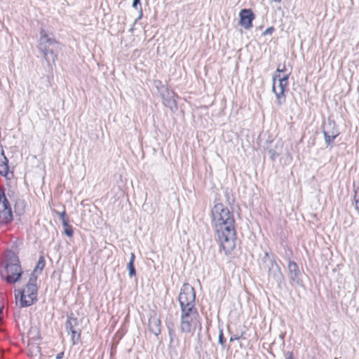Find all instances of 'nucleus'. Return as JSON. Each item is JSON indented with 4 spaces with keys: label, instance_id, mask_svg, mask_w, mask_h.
I'll use <instances>...</instances> for the list:
<instances>
[{
    "label": "nucleus",
    "instance_id": "obj_29",
    "mask_svg": "<svg viewBox=\"0 0 359 359\" xmlns=\"http://www.w3.org/2000/svg\"><path fill=\"white\" fill-rule=\"evenodd\" d=\"M241 25L243 26V27L245 29H248L252 27V24H241Z\"/></svg>",
    "mask_w": 359,
    "mask_h": 359
},
{
    "label": "nucleus",
    "instance_id": "obj_10",
    "mask_svg": "<svg viewBox=\"0 0 359 359\" xmlns=\"http://www.w3.org/2000/svg\"><path fill=\"white\" fill-rule=\"evenodd\" d=\"M161 96L165 106L169 107L172 110L177 108V102L175 99V93L173 91L166 88L165 92L161 93Z\"/></svg>",
    "mask_w": 359,
    "mask_h": 359
},
{
    "label": "nucleus",
    "instance_id": "obj_9",
    "mask_svg": "<svg viewBox=\"0 0 359 359\" xmlns=\"http://www.w3.org/2000/svg\"><path fill=\"white\" fill-rule=\"evenodd\" d=\"M8 160L4 155L3 147L0 144V174L7 178L13 177V172L10 171Z\"/></svg>",
    "mask_w": 359,
    "mask_h": 359
},
{
    "label": "nucleus",
    "instance_id": "obj_14",
    "mask_svg": "<svg viewBox=\"0 0 359 359\" xmlns=\"http://www.w3.org/2000/svg\"><path fill=\"white\" fill-rule=\"evenodd\" d=\"M269 277H272L276 281H278L282 278L280 270L276 264H271V268L269 271Z\"/></svg>",
    "mask_w": 359,
    "mask_h": 359
},
{
    "label": "nucleus",
    "instance_id": "obj_30",
    "mask_svg": "<svg viewBox=\"0 0 359 359\" xmlns=\"http://www.w3.org/2000/svg\"><path fill=\"white\" fill-rule=\"evenodd\" d=\"M240 339V337L238 336L234 335V336L231 337L230 341H233L234 340H237V339Z\"/></svg>",
    "mask_w": 359,
    "mask_h": 359
},
{
    "label": "nucleus",
    "instance_id": "obj_19",
    "mask_svg": "<svg viewBox=\"0 0 359 359\" xmlns=\"http://www.w3.org/2000/svg\"><path fill=\"white\" fill-rule=\"evenodd\" d=\"M323 135H324L325 141L328 145L330 144L331 143H332L334 140L337 137L332 135V134H330V133H323Z\"/></svg>",
    "mask_w": 359,
    "mask_h": 359
},
{
    "label": "nucleus",
    "instance_id": "obj_6",
    "mask_svg": "<svg viewBox=\"0 0 359 359\" xmlns=\"http://www.w3.org/2000/svg\"><path fill=\"white\" fill-rule=\"evenodd\" d=\"M199 325L198 314L197 311H182L181 314V331L183 332H191Z\"/></svg>",
    "mask_w": 359,
    "mask_h": 359
},
{
    "label": "nucleus",
    "instance_id": "obj_2",
    "mask_svg": "<svg viewBox=\"0 0 359 359\" xmlns=\"http://www.w3.org/2000/svg\"><path fill=\"white\" fill-rule=\"evenodd\" d=\"M58 48V43L55 40L53 33L41 29L39 39V48L48 62L55 63L57 60Z\"/></svg>",
    "mask_w": 359,
    "mask_h": 359
},
{
    "label": "nucleus",
    "instance_id": "obj_18",
    "mask_svg": "<svg viewBox=\"0 0 359 359\" xmlns=\"http://www.w3.org/2000/svg\"><path fill=\"white\" fill-rule=\"evenodd\" d=\"M45 266V260L43 256H40L38 262L34 269V273H41Z\"/></svg>",
    "mask_w": 359,
    "mask_h": 359
},
{
    "label": "nucleus",
    "instance_id": "obj_17",
    "mask_svg": "<svg viewBox=\"0 0 359 359\" xmlns=\"http://www.w3.org/2000/svg\"><path fill=\"white\" fill-rule=\"evenodd\" d=\"M134 260H135V255L134 253H131L130 254V262H128V269L129 271V276L130 277L133 276L135 275V267H134Z\"/></svg>",
    "mask_w": 359,
    "mask_h": 359
},
{
    "label": "nucleus",
    "instance_id": "obj_13",
    "mask_svg": "<svg viewBox=\"0 0 359 359\" xmlns=\"http://www.w3.org/2000/svg\"><path fill=\"white\" fill-rule=\"evenodd\" d=\"M239 16V22H252L255 19V15L250 9L241 10Z\"/></svg>",
    "mask_w": 359,
    "mask_h": 359
},
{
    "label": "nucleus",
    "instance_id": "obj_16",
    "mask_svg": "<svg viewBox=\"0 0 359 359\" xmlns=\"http://www.w3.org/2000/svg\"><path fill=\"white\" fill-rule=\"evenodd\" d=\"M169 338H170V343L169 346L170 348L175 349L177 347L179 346L180 342L176 337L175 332L172 329H169Z\"/></svg>",
    "mask_w": 359,
    "mask_h": 359
},
{
    "label": "nucleus",
    "instance_id": "obj_23",
    "mask_svg": "<svg viewBox=\"0 0 359 359\" xmlns=\"http://www.w3.org/2000/svg\"><path fill=\"white\" fill-rule=\"evenodd\" d=\"M224 342V337H223V332H222V330H220L219 334V343L221 345H223Z\"/></svg>",
    "mask_w": 359,
    "mask_h": 359
},
{
    "label": "nucleus",
    "instance_id": "obj_26",
    "mask_svg": "<svg viewBox=\"0 0 359 359\" xmlns=\"http://www.w3.org/2000/svg\"><path fill=\"white\" fill-rule=\"evenodd\" d=\"M140 0H133V7H134L135 8L137 9V6H140Z\"/></svg>",
    "mask_w": 359,
    "mask_h": 359
},
{
    "label": "nucleus",
    "instance_id": "obj_11",
    "mask_svg": "<svg viewBox=\"0 0 359 359\" xmlns=\"http://www.w3.org/2000/svg\"><path fill=\"white\" fill-rule=\"evenodd\" d=\"M289 278L293 282H299V271L297 264L290 261L288 263Z\"/></svg>",
    "mask_w": 359,
    "mask_h": 359
},
{
    "label": "nucleus",
    "instance_id": "obj_32",
    "mask_svg": "<svg viewBox=\"0 0 359 359\" xmlns=\"http://www.w3.org/2000/svg\"><path fill=\"white\" fill-rule=\"evenodd\" d=\"M274 1H276V2H280L281 0H273Z\"/></svg>",
    "mask_w": 359,
    "mask_h": 359
},
{
    "label": "nucleus",
    "instance_id": "obj_7",
    "mask_svg": "<svg viewBox=\"0 0 359 359\" xmlns=\"http://www.w3.org/2000/svg\"><path fill=\"white\" fill-rule=\"evenodd\" d=\"M13 220L11 205L4 194H0V224H8Z\"/></svg>",
    "mask_w": 359,
    "mask_h": 359
},
{
    "label": "nucleus",
    "instance_id": "obj_20",
    "mask_svg": "<svg viewBox=\"0 0 359 359\" xmlns=\"http://www.w3.org/2000/svg\"><path fill=\"white\" fill-rule=\"evenodd\" d=\"M65 233L69 236V237H72V235H73V230H72V226L69 225V226L65 228Z\"/></svg>",
    "mask_w": 359,
    "mask_h": 359
},
{
    "label": "nucleus",
    "instance_id": "obj_27",
    "mask_svg": "<svg viewBox=\"0 0 359 359\" xmlns=\"http://www.w3.org/2000/svg\"><path fill=\"white\" fill-rule=\"evenodd\" d=\"M69 327H70L71 332H72V339L74 340V337H75V335H76V332L75 330H72V326H71V325H70V324L67 325V328H68Z\"/></svg>",
    "mask_w": 359,
    "mask_h": 359
},
{
    "label": "nucleus",
    "instance_id": "obj_1",
    "mask_svg": "<svg viewBox=\"0 0 359 359\" xmlns=\"http://www.w3.org/2000/svg\"><path fill=\"white\" fill-rule=\"evenodd\" d=\"M212 222L223 250L230 252L235 247L234 217L222 203H216L212 209Z\"/></svg>",
    "mask_w": 359,
    "mask_h": 359
},
{
    "label": "nucleus",
    "instance_id": "obj_5",
    "mask_svg": "<svg viewBox=\"0 0 359 359\" xmlns=\"http://www.w3.org/2000/svg\"><path fill=\"white\" fill-rule=\"evenodd\" d=\"M289 74L285 75L280 78L278 74L273 75L272 92L276 95V103L278 106H281L285 102V91L288 85Z\"/></svg>",
    "mask_w": 359,
    "mask_h": 359
},
{
    "label": "nucleus",
    "instance_id": "obj_3",
    "mask_svg": "<svg viewBox=\"0 0 359 359\" xmlns=\"http://www.w3.org/2000/svg\"><path fill=\"white\" fill-rule=\"evenodd\" d=\"M36 281V276L33 273L31 274L25 289L15 290L16 302L17 304L19 303L20 307L31 306L36 300L37 287Z\"/></svg>",
    "mask_w": 359,
    "mask_h": 359
},
{
    "label": "nucleus",
    "instance_id": "obj_4",
    "mask_svg": "<svg viewBox=\"0 0 359 359\" xmlns=\"http://www.w3.org/2000/svg\"><path fill=\"white\" fill-rule=\"evenodd\" d=\"M196 294L194 288L189 284H184L179 295L182 311H196L195 309Z\"/></svg>",
    "mask_w": 359,
    "mask_h": 359
},
{
    "label": "nucleus",
    "instance_id": "obj_8",
    "mask_svg": "<svg viewBox=\"0 0 359 359\" xmlns=\"http://www.w3.org/2000/svg\"><path fill=\"white\" fill-rule=\"evenodd\" d=\"M6 280L8 283L18 281L22 275V270L18 259H15L14 262H11L6 265Z\"/></svg>",
    "mask_w": 359,
    "mask_h": 359
},
{
    "label": "nucleus",
    "instance_id": "obj_21",
    "mask_svg": "<svg viewBox=\"0 0 359 359\" xmlns=\"http://www.w3.org/2000/svg\"><path fill=\"white\" fill-rule=\"evenodd\" d=\"M55 214L59 216L60 219H61V221L65 218H67L66 217V212L65 210H64L62 212H58V211H55Z\"/></svg>",
    "mask_w": 359,
    "mask_h": 359
},
{
    "label": "nucleus",
    "instance_id": "obj_25",
    "mask_svg": "<svg viewBox=\"0 0 359 359\" xmlns=\"http://www.w3.org/2000/svg\"><path fill=\"white\" fill-rule=\"evenodd\" d=\"M62 226H64V228H66L67 226H69V219L67 218H65L64 219L62 220Z\"/></svg>",
    "mask_w": 359,
    "mask_h": 359
},
{
    "label": "nucleus",
    "instance_id": "obj_15",
    "mask_svg": "<svg viewBox=\"0 0 359 359\" xmlns=\"http://www.w3.org/2000/svg\"><path fill=\"white\" fill-rule=\"evenodd\" d=\"M323 133H330L332 135L337 137L339 134L337 128H336L335 123L334 121L329 120L327 123L324 127Z\"/></svg>",
    "mask_w": 359,
    "mask_h": 359
},
{
    "label": "nucleus",
    "instance_id": "obj_28",
    "mask_svg": "<svg viewBox=\"0 0 359 359\" xmlns=\"http://www.w3.org/2000/svg\"><path fill=\"white\" fill-rule=\"evenodd\" d=\"M285 359H293L292 353L287 352L285 355Z\"/></svg>",
    "mask_w": 359,
    "mask_h": 359
},
{
    "label": "nucleus",
    "instance_id": "obj_12",
    "mask_svg": "<svg viewBox=\"0 0 359 359\" xmlns=\"http://www.w3.org/2000/svg\"><path fill=\"white\" fill-rule=\"evenodd\" d=\"M149 330L156 336L158 335L161 332V320L156 316H152L149 320Z\"/></svg>",
    "mask_w": 359,
    "mask_h": 359
},
{
    "label": "nucleus",
    "instance_id": "obj_31",
    "mask_svg": "<svg viewBox=\"0 0 359 359\" xmlns=\"http://www.w3.org/2000/svg\"><path fill=\"white\" fill-rule=\"evenodd\" d=\"M63 355H64L63 352H60V353H59L56 355V359H61V358H62Z\"/></svg>",
    "mask_w": 359,
    "mask_h": 359
},
{
    "label": "nucleus",
    "instance_id": "obj_22",
    "mask_svg": "<svg viewBox=\"0 0 359 359\" xmlns=\"http://www.w3.org/2000/svg\"><path fill=\"white\" fill-rule=\"evenodd\" d=\"M285 71V65H278L276 72H284ZM277 74V73H276Z\"/></svg>",
    "mask_w": 359,
    "mask_h": 359
},
{
    "label": "nucleus",
    "instance_id": "obj_24",
    "mask_svg": "<svg viewBox=\"0 0 359 359\" xmlns=\"http://www.w3.org/2000/svg\"><path fill=\"white\" fill-rule=\"evenodd\" d=\"M274 30L273 27H270L269 28H267L264 32H263V34L264 35H266V34H271L273 31Z\"/></svg>",
    "mask_w": 359,
    "mask_h": 359
}]
</instances>
